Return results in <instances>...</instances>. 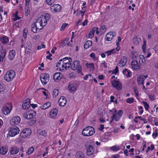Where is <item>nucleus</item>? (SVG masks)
<instances>
[{
  "label": "nucleus",
  "mask_w": 158,
  "mask_h": 158,
  "mask_svg": "<svg viewBox=\"0 0 158 158\" xmlns=\"http://www.w3.org/2000/svg\"><path fill=\"white\" fill-rule=\"evenodd\" d=\"M36 115V112L32 110H29L23 114L24 117L27 119L32 118Z\"/></svg>",
  "instance_id": "obj_7"
},
{
  "label": "nucleus",
  "mask_w": 158,
  "mask_h": 158,
  "mask_svg": "<svg viewBox=\"0 0 158 158\" xmlns=\"http://www.w3.org/2000/svg\"><path fill=\"white\" fill-rule=\"evenodd\" d=\"M62 73H54L53 76V79L56 81H59L62 78Z\"/></svg>",
  "instance_id": "obj_21"
},
{
  "label": "nucleus",
  "mask_w": 158,
  "mask_h": 158,
  "mask_svg": "<svg viewBox=\"0 0 158 158\" xmlns=\"http://www.w3.org/2000/svg\"><path fill=\"white\" fill-rule=\"evenodd\" d=\"M127 62V59L125 56H123L120 60L118 66L120 67H123L125 65Z\"/></svg>",
  "instance_id": "obj_24"
},
{
  "label": "nucleus",
  "mask_w": 158,
  "mask_h": 158,
  "mask_svg": "<svg viewBox=\"0 0 158 158\" xmlns=\"http://www.w3.org/2000/svg\"><path fill=\"white\" fill-rule=\"evenodd\" d=\"M8 151V147L6 146H2L0 148V154L5 155L6 153Z\"/></svg>",
  "instance_id": "obj_25"
},
{
  "label": "nucleus",
  "mask_w": 158,
  "mask_h": 158,
  "mask_svg": "<svg viewBox=\"0 0 158 158\" xmlns=\"http://www.w3.org/2000/svg\"><path fill=\"white\" fill-rule=\"evenodd\" d=\"M55 0H45L46 3L49 6H51L54 3Z\"/></svg>",
  "instance_id": "obj_42"
},
{
  "label": "nucleus",
  "mask_w": 158,
  "mask_h": 158,
  "mask_svg": "<svg viewBox=\"0 0 158 158\" xmlns=\"http://www.w3.org/2000/svg\"><path fill=\"white\" fill-rule=\"evenodd\" d=\"M20 118L17 116L13 117L10 120V124L11 125H15L19 124L20 121Z\"/></svg>",
  "instance_id": "obj_13"
},
{
  "label": "nucleus",
  "mask_w": 158,
  "mask_h": 158,
  "mask_svg": "<svg viewBox=\"0 0 158 158\" xmlns=\"http://www.w3.org/2000/svg\"><path fill=\"white\" fill-rule=\"evenodd\" d=\"M71 64H64V68L65 70L69 68V67L70 65Z\"/></svg>",
  "instance_id": "obj_62"
},
{
  "label": "nucleus",
  "mask_w": 158,
  "mask_h": 158,
  "mask_svg": "<svg viewBox=\"0 0 158 158\" xmlns=\"http://www.w3.org/2000/svg\"><path fill=\"white\" fill-rule=\"evenodd\" d=\"M59 68L60 70H64L65 69L64 64L62 63L61 67H60Z\"/></svg>",
  "instance_id": "obj_57"
},
{
  "label": "nucleus",
  "mask_w": 158,
  "mask_h": 158,
  "mask_svg": "<svg viewBox=\"0 0 158 158\" xmlns=\"http://www.w3.org/2000/svg\"><path fill=\"white\" fill-rule=\"evenodd\" d=\"M146 47V43L145 42H144V44L142 46V48H143V51H144L146 50L145 49Z\"/></svg>",
  "instance_id": "obj_61"
},
{
  "label": "nucleus",
  "mask_w": 158,
  "mask_h": 158,
  "mask_svg": "<svg viewBox=\"0 0 158 158\" xmlns=\"http://www.w3.org/2000/svg\"><path fill=\"white\" fill-rule=\"evenodd\" d=\"M95 132L94 129L92 127H87L84 129L82 134L84 136H89L92 135Z\"/></svg>",
  "instance_id": "obj_2"
},
{
  "label": "nucleus",
  "mask_w": 158,
  "mask_h": 158,
  "mask_svg": "<svg viewBox=\"0 0 158 158\" xmlns=\"http://www.w3.org/2000/svg\"><path fill=\"white\" fill-rule=\"evenodd\" d=\"M123 114V112L122 110H119L117 113L113 114L112 117H111L112 118V119L110 121V123L112 122V121L114 119L116 122L119 121L122 116Z\"/></svg>",
  "instance_id": "obj_10"
},
{
  "label": "nucleus",
  "mask_w": 158,
  "mask_h": 158,
  "mask_svg": "<svg viewBox=\"0 0 158 158\" xmlns=\"http://www.w3.org/2000/svg\"><path fill=\"white\" fill-rule=\"evenodd\" d=\"M119 50V48L118 49V48H116V49H112L111 50L107 51L105 52V53L107 54L108 56H109L110 55V54H113L114 53H115L116 52V51L117 50V51H118Z\"/></svg>",
  "instance_id": "obj_31"
},
{
  "label": "nucleus",
  "mask_w": 158,
  "mask_h": 158,
  "mask_svg": "<svg viewBox=\"0 0 158 158\" xmlns=\"http://www.w3.org/2000/svg\"><path fill=\"white\" fill-rule=\"evenodd\" d=\"M111 84L112 86L118 90H120L122 89L121 83L118 81H113L111 82Z\"/></svg>",
  "instance_id": "obj_12"
},
{
  "label": "nucleus",
  "mask_w": 158,
  "mask_h": 158,
  "mask_svg": "<svg viewBox=\"0 0 158 158\" xmlns=\"http://www.w3.org/2000/svg\"><path fill=\"white\" fill-rule=\"evenodd\" d=\"M52 56V55L51 54L49 53V55L46 56V58L49 60H52V58L51 57V56Z\"/></svg>",
  "instance_id": "obj_58"
},
{
  "label": "nucleus",
  "mask_w": 158,
  "mask_h": 158,
  "mask_svg": "<svg viewBox=\"0 0 158 158\" xmlns=\"http://www.w3.org/2000/svg\"><path fill=\"white\" fill-rule=\"evenodd\" d=\"M85 65L87 67L90 68V70L93 71L94 69V64L92 63H87L85 64Z\"/></svg>",
  "instance_id": "obj_36"
},
{
  "label": "nucleus",
  "mask_w": 158,
  "mask_h": 158,
  "mask_svg": "<svg viewBox=\"0 0 158 158\" xmlns=\"http://www.w3.org/2000/svg\"><path fill=\"white\" fill-rule=\"evenodd\" d=\"M21 18L19 17L18 16V15L16 13H15L14 15V21H16V20L20 19Z\"/></svg>",
  "instance_id": "obj_54"
},
{
  "label": "nucleus",
  "mask_w": 158,
  "mask_h": 158,
  "mask_svg": "<svg viewBox=\"0 0 158 158\" xmlns=\"http://www.w3.org/2000/svg\"><path fill=\"white\" fill-rule=\"evenodd\" d=\"M49 75L47 73H42L40 76V79L42 84L45 85L49 79Z\"/></svg>",
  "instance_id": "obj_6"
},
{
  "label": "nucleus",
  "mask_w": 158,
  "mask_h": 158,
  "mask_svg": "<svg viewBox=\"0 0 158 158\" xmlns=\"http://www.w3.org/2000/svg\"><path fill=\"white\" fill-rule=\"evenodd\" d=\"M58 113V110L54 108L52 110L49 114V116L51 118L56 119L57 118V115Z\"/></svg>",
  "instance_id": "obj_16"
},
{
  "label": "nucleus",
  "mask_w": 158,
  "mask_h": 158,
  "mask_svg": "<svg viewBox=\"0 0 158 158\" xmlns=\"http://www.w3.org/2000/svg\"><path fill=\"white\" fill-rule=\"evenodd\" d=\"M76 158H85L84 154L82 152H78L76 155Z\"/></svg>",
  "instance_id": "obj_35"
},
{
  "label": "nucleus",
  "mask_w": 158,
  "mask_h": 158,
  "mask_svg": "<svg viewBox=\"0 0 158 158\" xmlns=\"http://www.w3.org/2000/svg\"><path fill=\"white\" fill-rule=\"evenodd\" d=\"M51 104L49 102L45 103L44 105L40 106V108L43 110L46 109L50 106Z\"/></svg>",
  "instance_id": "obj_34"
},
{
  "label": "nucleus",
  "mask_w": 158,
  "mask_h": 158,
  "mask_svg": "<svg viewBox=\"0 0 158 158\" xmlns=\"http://www.w3.org/2000/svg\"><path fill=\"white\" fill-rule=\"evenodd\" d=\"M15 74V72L14 70H10L6 72L4 76V79L6 81H9L13 78Z\"/></svg>",
  "instance_id": "obj_5"
},
{
  "label": "nucleus",
  "mask_w": 158,
  "mask_h": 158,
  "mask_svg": "<svg viewBox=\"0 0 158 158\" xmlns=\"http://www.w3.org/2000/svg\"><path fill=\"white\" fill-rule=\"evenodd\" d=\"M144 80L143 79V76H141L139 75V77L137 78V81L139 85L144 84Z\"/></svg>",
  "instance_id": "obj_30"
},
{
  "label": "nucleus",
  "mask_w": 158,
  "mask_h": 158,
  "mask_svg": "<svg viewBox=\"0 0 158 158\" xmlns=\"http://www.w3.org/2000/svg\"><path fill=\"white\" fill-rule=\"evenodd\" d=\"M149 97L152 100H154V95L153 94H151L149 95Z\"/></svg>",
  "instance_id": "obj_64"
},
{
  "label": "nucleus",
  "mask_w": 158,
  "mask_h": 158,
  "mask_svg": "<svg viewBox=\"0 0 158 158\" xmlns=\"http://www.w3.org/2000/svg\"><path fill=\"white\" fill-rule=\"evenodd\" d=\"M48 148L47 147L46 148V152H45L44 154H43L42 156L43 157L44 156H46V154H47L48 153Z\"/></svg>",
  "instance_id": "obj_60"
},
{
  "label": "nucleus",
  "mask_w": 158,
  "mask_h": 158,
  "mask_svg": "<svg viewBox=\"0 0 158 158\" xmlns=\"http://www.w3.org/2000/svg\"><path fill=\"white\" fill-rule=\"evenodd\" d=\"M58 103L59 106H64L66 103V99L64 97H61L59 100Z\"/></svg>",
  "instance_id": "obj_17"
},
{
  "label": "nucleus",
  "mask_w": 158,
  "mask_h": 158,
  "mask_svg": "<svg viewBox=\"0 0 158 158\" xmlns=\"http://www.w3.org/2000/svg\"><path fill=\"white\" fill-rule=\"evenodd\" d=\"M85 147L87 149V153L88 155H90L94 153V148L92 145H87Z\"/></svg>",
  "instance_id": "obj_14"
},
{
  "label": "nucleus",
  "mask_w": 158,
  "mask_h": 158,
  "mask_svg": "<svg viewBox=\"0 0 158 158\" xmlns=\"http://www.w3.org/2000/svg\"><path fill=\"white\" fill-rule=\"evenodd\" d=\"M15 54L16 52L15 50H13L10 51L8 56L9 59L10 60H13L15 55Z\"/></svg>",
  "instance_id": "obj_26"
},
{
  "label": "nucleus",
  "mask_w": 158,
  "mask_h": 158,
  "mask_svg": "<svg viewBox=\"0 0 158 158\" xmlns=\"http://www.w3.org/2000/svg\"><path fill=\"white\" fill-rule=\"evenodd\" d=\"M138 55L137 53L135 52H133L132 53V57L133 59H135Z\"/></svg>",
  "instance_id": "obj_52"
},
{
  "label": "nucleus",
  "mask_w": 158,
  "mask_h": 158,
  "mask_svg": "<svg viewBox=\"0 0 158 158\" xmlns=\"http://www.w3.org/2000/svg\"><path fill=\"white\" fill-rule=\"evenodd\" d=\"M61 9V6L59 4H54L50 7V10L53 13L58 12L60 11Z\"/></svg>",
  "instance_id": "obj_11"
},
{
  "label": "nucleus",
  "mask_w": 158,
  "mask_h": 158,
  "mask_svg": "<svg viewBox=\"0 0 158 158\" xmlns=\"http://www.w3.org/2000/svg\"><path fill=\"white\" fill-rule=\"evenodd\" d=\"M50 18V15L48 14L44 15H42L37 19L34 24L39 29H41L46 25L47 22L49 20Z\"/></svg>",
  "instance_id": "obj_1"
},
{
  "label": "nucleus",
  "mask_w": 158,
  "mask_h": 158,
  "mask_svg": "<svg viewBox=\"0 0 158 158\" xmlns=\"http://www.w3.org/2000/svg\"><path fill=\"white\" fill-rule=\"evenodd\" d=\"M68 25V23H63L62 25L60 28V31H62V30H64V28H65V27H66Z\"/></svg>",
  "instance_id": "obj_53"
},
{
  "label": "nucleus",
  "mask_w": 158,
  "mask_h": 158,
  "mask_svg": "<svg viewBox=\"0 0 158 158\" xmlns=\"http://www.w3.org/2000/svg\"><path fill=\"white\" fill-rule=\"evenodd\" d=\"M92 42L91 41H87L85 44L84 45V48L86 49L89 48V46H92Z\"/></svg>",
  "instance_id": "obj_33"
},
{
  "label": "nucleus",
  "mask_w": 158,
  "mask_h": 158,
  "mask_svg": "<svg viewBox=\"0 0 158 158\" xmlns=\"http://www.w3.org/2000/svg\"><path fill=\"white\" fill-rule=\"evenodd\" d=\"M30 99L28 98L23 102L22 106L23 109L27 110L30 107Z\"/></svg>",
  "instance_id": "obj_20"
},
{
  "label": "nucleus",
  "mask_w": 158,
  "mask_h": 158,
  "mask_svg": "<svg viewBox=\"0 0 158 158\" xmlns=\"http://www.w3.org/2000/svg\"><path fill=\"white\" fill-rule=\"evenodd\" d=\"M133 41L134 44L136 45H137L139 44L140 40V39L136 37L133 38Z\"/></svg>",
  "instance_id": "obj_38"
},
{
  "label": "nucleus",
  "mask_w": 158,
  "mask_h": 158,
  "mask_svg": "<svg viewBox=\"0 0 158 158\" xmlns=\"http://www.w3.org/2000/svg\"><path fill=\"white\" fill-rule=\"evenodd\" d=\"M143 103L144 105V106L146 110H148L149 107V105L146 102H145L143 101Z\"/></svg>",
  "instance_id": "obj_48"
},
{
  "label": "nucleus",
  "mask_w": 158,
  "mask_h": 158,
  "mask_svg": "<svg viewBox=\"0 0 158 158\" xmlns=\"http://www.w3.org/2000/svg\"><path fill=\"white\" fill-rule=\"evenodd\" d=\"M68 40V38H65L64 40L62 41L61 42L60 44L63 47L65 45Z\"/></svg>",
  "instance_id": "obj_43"
},
{
  "label": "nucleus",
  "mask_w": 158,
  "mask_h": 158,
  "mask_svg": "<svg viewBox=\"0 0 158 158\" xmlns=\"http://www.w3.org/2000/svg\"><path fill=\"white\" fill-rule=\"evenodd\" d=\"M59 90L57 89H55L53 91V97H56L58 94Z\"/></svg>",
  "instance_id": "obj_41"
},
{
  "label": "nucleus",
  "mask_w": 158,
  "mask_h": 158,
  "mask_svg": "<svg viewBox=\"0 0 158 158\" xmlns=\"http://www.w3.org/2000/svg\"><path fill=\"white\" fill-rule=\"evenodd\" d=\"M30 0H25V6H29Z\"/></svg>",
  "instance_id": "obj_56"
},
{
  "label": "nucleus",
  "mask_w": 158,
  "mask_h": 158,
  "mask_svg": "<svg viewBox=\"0 0 158 158\" xmlns=\"http://www.w3.org/2000/svg\"><path fill=\"white\" fill-rule=\"evenodd\" d=\"M61 60H62V63L64 64H71L72 59L69 57H65Z\"/></svg>",
  "instance_id": "obj_23"
},
{
  "label": "nucleus",
  "mask_w": 158,
  "mask_h": 158,
  "mask_svg": "<svg viewBox=\"0 0 158 158\" xmlns=\"http://www.w3.org/2000/svg\"><path fill=\"white\" fill-rule=\"evenodd\" d=\"M12 107V104H7L6 106H4L2 109L3 113L5 115H8L11 111Z\"/></svg>",
  "instance_id": "obj_8"
},
{
  "label": "nucleus",
  "mask_w": 158,
  "mask_h": 158,
  "mask_svg": "<svg viewBox=\"0 0 158 158\" xmlns=\"http://www.w3.org/2000/svg\"><path fill=\"white\" fill-rule=\"evenodd\" d=\"M34 151V148L33 147H31L28 148L26 152V154L28 155L31 154Z\"/></svg>",
  "instance_id": "obj_39"
},
{
  "label": "nucleus",
  "mask_w": 158,
  "mask_h": 158,
  "mask_svg": "<svg viewBox=\"0 0 158 158\" xmlns=\"http://www.w3.org/2000/svg\"><path fill=\"white\" fill-rule=\"evenodd\" d=\"M118 66H116L113 72L114 74H116L117 73H118Z\"/></svg>",
  "instance_id": "obj_55"
},
{
  "label": "nucleus",
  "mask_w": 158,
  "mask_h": 158,
  "mask_svg": "<svg viewBox=\"0 0 158 158\" xmlns=\"http://www.w3.org/2000/svg\"><path fill=\"white\" fill-rule=\"evenodd\" d=\"M6 53V49L3 50L1 52H0V62L3 61L5 57Z\"/></svg>",
  "instance_id": "obj_27"
},
{
  "label": "nucleus",
  "mask_w": 158,
  "mask_h": 158,
  "mask_svg": "<svg viewBox=\"0 0 158 158\" xmlns=\"http://www.w3.org/2000/svg\"><path fill=\"white\" fill-rule=\"evenodd\" d=\"M2 42L4 44H6L9 42L8 38L6 36H4L0 38Z\"/></svg>",
  "instance_id": "obj_32"
},
{
  "label": "nucleus",
  "mask_w": 158,
  "mask_h": 158,
  "mask_svg": "<svg viewBox=\"0 0 158 158\" xmlns=\"http://www.w3.org/2000/svg\"><path fill=\"white\" fill-rule=\"evenodd\" d=\"M131 67L132 69L135 70L139 69L140 68L139 64H138L137 61L133 60L131 63Z\"/></svg>",
  "instance_id": "obj_15"
},
{
  "label": "nucleus",
  "mask_w": 158,
  "mask_h": 158,
  "mask_svg": "<svg viewBox=\"0 0 158 158\" xmlns=\"http://www.w3.org/2000/svg\"><path fill=\"white\" fill-rule=\"evenodd\" d=\"M115 35V33L114 32H110L108 33L106 35V40L108 41L111 40Z\"/></svg>",
  "instance_id": "obj_18"
},
{
  "label": "nucleus",
  "mask_w": 158,
  "mask_h": 158,
  "mask_svg": "<svg viewBox=\"0 0 158 158\" xmlns=\"http://www.w3.org/2000/svg\"><path fill=\"white\" fill-rule=\"evenodd\" d=\"M37 133L39 135H42L44 137L47 136V132L44 130H39L37 131Z\"/></svg>",
  "instance_id": "obj_29"
},
{
  "label": "nucleus",
  "mask_w": 158,
  "mask_h": 158,
  "mask_svg": "<svg viewBox=\"0 0 158 158\" xmlns=\"http://www.w3.org/2000/svg\"><path fill=\"white\" fill-rule=\"evenodd\" d=\"M111 149L113 151H118L119 150V148L118 146H114L111 148Z\"/></svg>",
  "instance_id": "obj_47"
},
{
  "label": "nucleus",
  "mask_w": 158,
  "mask_h": 158,
  "mask_svg": "<svg viewBox=\"0 0 158 158\" xmlns=\"http://www.w3.org/2000/svg\"><path fill=\"white\" fill-rule=\"evenodd\" d=\"M20 130L17 126L12 127L8 131V134L11 137H14L19 133Z\"/></svg>",
  "instance_id": "obj_3"
},
{
  "label": "nucleus",
  "mask_w": 158,
  "mask_h": 158,
  "mask_svg": "<svg viewBox=\"0 0 158 158\" xmlns=\"http://www.w3.org/2000/svg\"><path fill=\"white\" fill-rule=\"evenodd\" d=\"M71 69L73 70H77L78 73H80L82 70L81 66L80 64V62L77 60H75L71 66Z\"/></svg>",
  "instance_id": "obj_4"
},
{
  "label": "nucleus",
  "mask_w": 158,
  "mask_h": 158,
  "mask_svg": "<svg viewBox=\"0 0 158 158\" xmlns=\"http://www.w3.org/2000/svg\"><path fill=\"white\" fill-rule=\"evenodd\" d=\"M139 64H141V63L144 64L145 63V59L144 58L143 56L142 55H140L139 56Z\"/></svg>",
  "instance_id": "obj_37"
},
{
  "label": "nucleus",
  "mask_w": 158,
  "mask_h": 158,
  "mask_svg": "<svg viewBox=\"0 0 158 158\" xmlns=\"http://www.w3.org/2000/svg\"><path fill=\"white\" fill-rule=\"evenodd\" d=\"M123 73L127 77H130L131 75V72L130 70L126 69L123 71Z\"/></svg>",
  "instance_id": "obj_28"
},
{
  "label": "nucleus",
  "mask_w": 158,
  "mask_h": 158,
  "mask_svg": "<svg viewBox=\"0 0 158 158\" xmlns=\"http://www.w3.org/2000/svg\"><path fill=\"white\" fill-rule=\"evenodd\" d=\"M126 102L129 103H132L134 102V99L133 98H129L126 100Z\"/></svg>",
  "instance_id": "obj_45"
},
{
  "label": "nucleus",
  "mask_w": 158,
  "mask_h": 158,
  "mask_svg": "<svg viewBox=\"0 0 158 158\" xmlns=\"http://www.w3.org/2000/svg\"><path fill=\"white\" fill-rule=\"evenodd\" d=\"M95 31V30L92 29L91 31L89 34V37L92 38L94 36V34Z\"/></svg>",
  "instance_id": "obj_46"
},
{
  "label": "nucleus",
  "mask_w": 158,
  "mask_h": 158,
  "mask_svg": "<svg viewBox=\"0 0 158 158\" xmlns=\"http://www.w3.org/2000/svg\"><path fill=\"white\" fill-rule=\"evenodd\" d=\"M25 11L26 15L27 16L29 14L30 10L29 9V6H25Z\"/></svg>",
  "instance_id": "obj_44"
},
{
  "label": "nucleus",
  "mask_w": 158,
  "mask_h": 158,
  "mask_svg": "<svg viewBox=\"0 0 158 158\" xmlns=\"http://www.w3.org/2000/svg\"><path fill=\"white\" fill-rule=\"evenodd\" d=\"M31 27V30L34 33L36 32L37 31V29H38L34 24H32Z\"/></svg>",
  "instance_id": "obj_40"
},
{
  "label": "nucleus",
  "mask_w": 158,
  "mask_h": 158,
  "mask_svg": "<svg viewBox=\"0 0 158 158\" xmlns=\"http://www.w3.org/2000/svg\"><path fill=\"white\" fill-rule=\"evenodd\" d=\"M5 89V86L4 85L0 84V93L3 92Z\"/></svg>",
  "instance_id": "obj_49"
},
{
  "label": "nucleus",
  "mask_w": 158,
  "mask_h": 158,
  "mask_svg": "<svg viewBox=\"0 0 158 158\" xmlns=\"http://www.w3.org/2000/svg\"><path fill=\"white\" fill-rule=\"evenodd\" d=\"M104 129V125L101 124L100 126V127L98 128L99 130L100 131H102Z\"/></svg>",
  "instance_id": "obj_63"
},
{
  "label": "nucleus",
  "mask_w": 158,
  "mask_h": 158,
  "mask_svg": "<svg viewBox=\"0 0 158 158\" xmlns=\"http://www.w3.org/2000/svg\"><path fill=\"white\" fill-rule=\"evenodd\" d=\"M19 151V148L16 146H14L11 148L10 150V154L11 155L16 154Z\"/></svg>",
  "instance_id": "obj_22"
},
{
  "label": "nucleus",
  "mask_w": 158,
  "mask_h": 158,
  "mask_svg": "<svg viewBox=\"0 0 158 158\" xmlns=\"http://www.w3.org/2000/svg\"><path fill=\"white\" fill-rule=\"evenodd\" d=\"M31 133V130L30 128H26L21 131L20 135L22 138H26L30 136Z\"/></svg>",
  "instance_id": "obj_9"
},
{
  "label": "nucleus",
  "mask_w": 158,
  "mask_h": 158,
  "mask_svg": "<svg viewBox=\"0 0 158 158\" xmlns=\"http://www.w3.org/2000/svg\"><path fill=\"white\" fill-rule=\"evenodd\" d=\"M68 88L70 92L75 91L76 89L75 83L73 81L70 82L68 86Z\"/></svg>",
  "instance_id": "obj_19"
},
{
  "label": "nucleus",
  "mask_w": 158,
  "mask_h": 158,
  "mask_svg": "<svg viewBox=\"0 0 158 158\" xmlns=\"http://www.w3.org/2000/svg\"><path fill=\"white\" fill-rule=\"evenodd\" d=\"M90 56L94 60H97V58L95 56V54L94 53H91L90 54Z\"/></svg>",
  "instance_id": "obj_50"
},
{
  "label": "nucleus",
  "mask_w": 158,
  "mask_h": 158,
  "mask_svg": "<svg viewBox=\"0 0 158 158\" xmlns=\"http://www.w3.org/2000/svg\"><path fill=\"white\" fill-rule=\"evenodd\" d=\"M139 118V119H140L141 121H145V120L143 118H142L141 116H136L135 117V119Z\"/></svg>",
  "instance_id": "obj_59"
},
{
  "label": "nucleus",
  "mask_w": 158,
  "mask_h": 158,
  "mask_svg": "<svg viewBox=\"0 0 158 158\" xmlns=\"http://www.w3.org/2000/svg\"><path fill=\"white\" fill-rule=\"evenodd\" d=\"M62 64V60L60 59L57 64L56 67L60 68V67H61Z\"/></svg>",
  "instance_id": "obj_51"
}]
</instances>
